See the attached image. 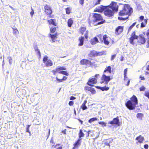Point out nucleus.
Here are the masks:
<instances>
[{
    "instance_id": "f257e3e1",
    "label": "nucleus",
    "mask_w": 149,
    "mask_h": 149,
    "mask_svg": "<svg viewBox=\"0 0 149 149\" xmlns=\"http://www.w3.org/2000/svg\"><path fill=\"white\" fill-rule=\"evenodd\" d=\"M127 14L130 15V7L128 5L126 4L124 6L123 9L120 12L119 15L120 16H123Z\"/></svg>"
},
{
    "instance_id": "f03ea898",
    "label": "nucleus",
    "mask_w": 149,
    "mask_h": 149,
    "mask_svg": "<svg viewBox=\"0 0 149 149\" xmlns=\"http://www.w3.org/2000/svg\"><path fill=\"white\" fill-rule=\"evenodd\" d=\"M137 104V98L135 96L133 95L131 97V110L134 109Z\"/></svg>"
},
{
    "instance_id": "7ed1b4c3",
    "label": "nucleus",
    "mask_w": 149,
    "mask_h": 149,
    "mask_svg": "<svg viewBox=\"0 0 149 149\" xmlns=\"http://www.w3.org/2000/svg\"><path fill=\"white\" fill-rule=\"evenodd\" d=\"M93 19L94 21H101L100 22H99L97 23L98 24H103L104 22V20H103L102 17H101L100 15L97 13H95L93 15Z\"/></svg>"
},
{
    "instance_id": "20e7f679",
    "label": "nucleus",
    "mask_w": 149,
    "mask_h": 149,
    "mask_svg": "<svg viewBox=\"0 0 149 149\" xmlns=\"http://www.w3.org/2000/svg\"><path fill=\"white\" fill-rule=\"evenodd\" d=\"M101 79L102 81L100 82L101 84L104 83L105 84H107L111 80V79L109 76L106 75L105 73H103L102 77H101Z\"/></svg>"
},
{
    "instance_id": "39448f33",
    "label": "nucleus",
    "mask_w": 149,
    "mask_h": 149,
    "mask_svg": "<svg viewBox=\"0 0 149 149\" xmlns=\"http://www.w3.org/2000/svg\"><path fill=\"white\" fill-rule=\"evenodd\" d=\"M107 6L115 13L118 11V6L117 3L115 2H112L109 5Z\"/></svg>"
},
{
    "instance_id": "423d86ee",
    "label": "nucleus",
    "mask_w": 149,
    "mask_h": 149,
    "mask_svg": "<svg viewBox=\"0 0 149 149\" xmlns=\"http://www.w3.org/2000/svg\"><path fill=\"white\" fill-rule=\"evenodd\" d=\"M115 13L107 6L104 12L105 15L109 17H111L113 16Z\"/></svg>"
},
{
    "instance_id": "0eeeda50",
    "label": "nucleus",
    "mask_w": 149,
    "mask_h": 149,
    "mask_svg": "<svg viewBox=\"0 0 149 149\" xmlns=\"http://www.w3.org/2000/svg\"><path fill=\"white\" fill-rule=\"evenodd\" d=\"M43 62L45 64L47 67L51 66L53 65L52 61L50 59H48V57L47 56L44 57Z\"/></svg>"
},
{
    "instance_id": "6e6552de",
    "label": "nucleus",
    "mask_w": 149,
    "mask_h": 149,
    "mask_svg": "<svg viewBox=\"0 0 149 149\" xmlns=\"http://www.w3.org/2000/svg\"><path fill=\"white\" fill-rule=\"evenodd\" d=\"M139 39L137 40L138 42L140 45L144 44L146 42V38L142 34L139 35Z\"/></svg>"
},
{
    "instance_id": "1a4fd4ad",
    "label": "nucleus",
    "mask_w": 149,
    "mask_h": 149,
    "mask_svg": "<svg viewBox=\"0 0 149 149\" xmlns=\"http://www.w3.org/2000/svg\"><path fill=\"white\" fill-rule=\"evenodd\" d=\"M139 37V36L136 35L135 31L133 32L131 35V43L132 44H134V40H138Z\"/></svg>"
},
{
    "instance_id": "9d476101",
    "label": "nucleus",
    "mask_w": 149,
    "mask_h": 149,
    "mask_svg": "<svg viewBox=\"0 0 149 149\" xmlns=\"http://www.w3.org/2000/svg\"><path fill=\"white\" fill-rule=\"evenodd\" d=\"M86 30V29L85 28L82 27L80 29V32L82 35H84L86 39H87L88 38V31Z\"/></svg>"
},
{
    "instance_id": "9b49d317",
    "label": "nucleus",
    "mask_w": 149,
    "mask_h": 149,
    "mask_svg": "<svg viewBox=\"0 0 149 149\" xmlns=\"http://www.w3.org/2000/svg\"><path fill=\"white\" fill-rule=\"evenodd\" d=\"M106 7L107 6H104L101 5L97 7L95 10V11L102 13L104 10V11L105 10Z\"/></svg>"
},
{
    "instance_id": "f8f14e48",
    "label": "nucleus",
    "mask_w": 149,
    "mask_h": 149,
    "mask_svg": "<svg viewBox=\"0 0 149 149\" xmlns=\"http://www.w3.org/2000/svg\"><path fill=\"white\" fill-rule=\"evenodd\" d=\"M97 82V81L96 79L95 78H93L89 79L87 84L90 86H94V85L91 84H96Z\"/></svg>"
},
{
    "instance_id": "ddd939ff",
    "label": "nucleus",
    "mask_w": 149,
    "mask_h": 149,
    "mask_svg": "<svg viewBox=\"0 0 149 149\" xmlns=\"http://www.w3.org/2000/svg\"><path fill=\"white\" fill-rule=\"evenodd\" d=\"M45 12L47 15L51 14L52 12V10L50 7L46 5L45 7Z\"/></svg>"
},
{
    "instance_id": "4468645a",
    "label": "nucleus",
    "mask_w": 149,
    "mask_h": 149,
    "mask_svg": "<svg viewBox=\"0 0 149 149\" xmlns=\"http://www.w3.org/2000/svg\"><path fill=\"white\" fill-rule=\"evenodd\" d=\"M119 123L118 117L117 116L116 118L113 119L112 121H110L108 123L111 125H118Z\"/></svg>"
},
{
    "instance_id": "2eb2a0df",
    "label": "nucleus",
    "mask_w": 149,
    "mask_h": 149,
    "mask_svg": "<svg viewBox=\"0 0 149 149\" xmlns=\"http://www.w3.org/2000/svg\"><path fill=\"white\" fill-rule=\"evenodd\" d=\"M80 63L82 65L85 64L87 65H91V62L88 60L83 59L80 61Z\"/></svg>"
},
{
    "instance_id": "dca6fc26",
    "label": "nucleus",
    "mask_w": 149,
    "mask_h": 149,
    "mask_svg": "<svg viewBox=\"0 0 149 149\" xmlns=\"http://www.w3.org/2000/svg\"><path fill=\"white\" fill-rule=\"evenodd\" d=\"M103 38L104 43L106 45H108V44L109 43V38L107 37L106 35H105L103 36Z\"/></svg>"
},
{
    "instance_id": "f3484780",
    "label": "nucleus",
    "mask_w": 149,
    "mask_h": 149,
    "mask_svg": "<svg viewBox=\"0 0 149 149\" xmlns=\"http://www.w3.org/2000/svg\"><path fill=\"white\" fill-rule=\"evenodd\" d=\"M136 140L138 141V143H142L144 140V138L143 136H141V135H140L136 137Z\"/></svg>"
},
{
    "instance_id": "a211bd4d",
    "label": "nucleus",
    "mask_w": 149,
    "mask_h": 149,
    "mask_svg": "<svg viewBox=\"0 0 149 149\" xmlns=\"http://www.w3.org/2000/svg\"><path fill=\"white\" fill-rule=\"evenodd\" d=\"M81 139H79L74 144V147L72 149H77L79 146L80 145V141Z\"/></svg>"
},
{
    "instance_id": "6ab92c4d",
    "label": "nucleus",
    "mask_w": 149,
    "mask_h": 149,
    "mask_svg": "<svg viewBox=\"0 0 149 149\" xmlns=\"http://www.w3.org/2000/svg\"><path fill=\"white\" fill-rule=\"evenodd\" d=\"M98 42L97 38L96 37H95L91 39V43L92 45H93L98 43Z\"/></svg>"
},
{
    "instance_id": "aec40b11",
    "label": "nucleus",
    "mask_w": 149,
    "mask_h": 149,
    "mask_svg": "<svg viewBox=\"0 0 149 149\" xmlns=\"http://www.w3.org/2000/svg\"><path fill=\"white\" fill-rule=\"evenodd\" d=\"M123 29L122 26H119L116 29V33H117L118 34H119L123 31Z\"/></svg>"
},
{
    "instance_id": "412c9836",
    "label": "nucleus",
    "mask_w": 149,
    "mask_h": 149,
    "mask_svg": "<svg viewBox=\"0 0 149 149\" xmlns=\"http://www.w3.org/2000/svg\"><path fill=\"white\" fill-rule=\"evenodd\" d=\"M84 39V36H81L79 38V43L78 44L79 46H81L83 45V42Z\"/></svg>"
},
{
    "instance_id": "4be33fe9",
    "label": "nucleus",
    "mask_w": 149,
    "mask_h": 149,
    "mask_svg": "<svg viewBox=\"0 0 149 149\" xmlns=\"http://www.w3.org/2000/svg\"><path fill=\"white\" fill-rule=\"evenodd\" d=\"M56 20L54 19H51L48 20V22L49 24H52L54 26H56L55 23Z\"/></svg>"
},
{
    "instance_id": "5701e85b",
    "label": "nucleus",
    "mask_w": 149,
    "mask_h": 149,
    "mask_svg": "<svg viewBox=\"0 0 149 149\" xmlns=\"http://www.w3.org/2000/svg\"><path fill=\"white\" fill-rule=\"evenodd\" d=\"M89 55L90 56H97V52L95 51H92L91 52V53Z\"/></svg>"
},
{
    "instance_id": "b1692460",
    "label": "nucleus",
    "mask_w": 149,
    "mask_h": 149,
    "mask_svg": "<svg viewBox=\"0 0 149 149\" xmlns=\"http://www.w3.org/2000/svg\"><path fill=\"white\" fill-rule=\"evenodd\" d=\"M73 23V20L71 18H70L68 21V26L69 27H71Z\"/></svg>"
},
{
    "instance_id": "393cba45",
    "label": "nucleus",
    "mask_w": 149,
    "mask_h": 149,
    "mask_svg": "<svg viewBox=\"0 0 149 149\" xmlns=\"http://www.w3.org/2000/svg\"><path fill=\"white\" fill-rule=\"evenodd\" d=\"M50 37L52 38V42H54V40L55 39L57 38V35L56 34L54 35H52L51 34H50Z\"/></svg>"
},
{
    "instance_id": "a878e982",
    "label": "nucleus",
    "mask_w": 149,
    "mask_h": 149,
    "mask_svg": "<svg viewBox=\"0 0 149 149\" xmlns=\"http://www.w3.org/2000/svg\"><path fill=\"white\" fill-rule=\"evenodd\" d=\"M143 114L142 113H138L136 116V117L141 120L142 119V118L143 117Z\"/></svg>"
},
{
    "instance_id": "bb28decb",
    "label": "nucleus",
    "mask_w": 149,
    "mask_h": 149,
    "mask_svg": "<svg viewBox=\"0 0 149 149\" xmlns=\"http://www.w3.org/2000/svg\"><path fill=\"white\" fill-rule=\"evenodd\" d=\"M111 68L110 66L107 67L104 70L103 73H105L107 71H108L109 73H111Z\"/></svg>"
},
{
    "instance_id": "cd10ccee",
    "label": "nucleus",
    "mask_w": 149,
    "mask_h": 149,
    "mask_svg": "<svg viewBox=\"0 0 149 149\" xmlns=\"http://www.w3.org/2000/svg\"><path fill=\"white\" fill-rule=\"evenodd\" d=\"M144 23H143V22H141V28H143L146 25L147 23V19H144Z\"/></svg>"
},
{
    "instance_id": "c85d7f7f",
    "label": "nucleus",
    "mask_w": 149,
    "mask_h": 149,
    "mask_svg": "<svg viewBox=\"0 0 149 149\" xmlns=\"http://www.w3.org/2000/svg\"><path fill=\"white\" fill-rule=\"evenodd\" d=\"M84 134L82 130H79V138L84 137Z\"/></svg>"
},
{
    "instance_id": "c756f323",
    "label": "nucleus",
    "mask_w": 149,
    "mask_h": 149,
    "mask_svg": "<svg viewBox=\"0 0 149 149\" xmlns=\"http://www.w3.org/2000/svg\"><path fill=\"white\" fill-rule=\"evenodd\" d=\"M97 56H101L103 54H106V51H102L100 52H97Z\"/></svg>"
},
{
    "instance_id": "7c9ffc66",
    "label": "nucleus",
    "mask_w": 149,
    "mask_h": 149,
    "mask_svg": "<svg viewBox=\"0 0 149 149\" xmlns=\"http://www.w3.org/2000/svg\"><path fill=\"white\" fill-rule=\"evenodd\" d=\"M99 88L102 91H107L109 89V88L107 86H104L103 87H100Z\"/></svg>"
},
{
    "instance_id": "2f4dec72",
    "label": "nucleus",
    "mask_w": 149,
    "mask_h": 149,
    "mask_svg": "<svg viewBox=\"0 0 149 149\" xmlns=\"http://www.w3.org/2000/svg\"><path fill=\"white\" fill-rule=\"evenodd\" d=\"M126 107L130 110V100H129L127 103H125Z\"/></svg>"
},
{
    "instance_id": "473e14b6",
    "label": "nucleus",
    "mask_w": 149,
    "mask_h": 149,
    "mask_svg": "<svg viewBox=\"0 0 149 149\" xmlns=\"http://www.w3.org/2000/svg\"><path fill=\"white\" fill-rule=\"evenodd\" d=\"M97 120V118H93L90 119L88 120V122L91 123L93 121Z\"/></svg>"
},
{
    "instance_id": "72a5a7b5",
    "label": "nucleus",
    "mask_w": 149,
    "mask_h": 149,
    "mask_svg": "<svg viewBox=\"0 0 149 149\" xmlns=\"http://www.w3.org/2000/svg\"><path fill=\"white\" fill-rule=\"evenodd\" d=\"M66 69L64 67H59L57 68L56 69V70L57 71V72H58L61 70H65Z\"/></svg>"
},
{
    "instance_id": "f704fd0d",
    "label": "nucleus",
    "mask_w": 149,
    "mask_h": 149,
    "mask_svg": "<svg viewBox=\"0 0 149 149\" xmlns=\"http://www.w3.org/2000/svg\"><path fill=\"white\" fill-rule=\"evenodd\" d=\"M58 72L59 73L64 74L67 76L68 75V73L66 72V71H61L59 72Z\"/></svg>"
},
{
    "instance_id": "c9c22d12",
    "label": "nucleus",
    "mask_w": 149,
    "mask_h": 149,
    "mask_svg": "<svg viewBox=\"0 0 149 149\" xmlns=\"http://www.w3.org/2000/svg\"><path fill=\"white\" fill-rule=\"evenodd\" d=\"M127 68H126L125 69L124 71V80H126V74L127 72Z\"/></svg>"
},
{
    "instance_id": "e433bc0d",
    "label": "nucleus",
    "mask_w": 149,
    "mask_h": 149,
    "mask_svg": "<svg viewBox=\"0 0 149 149\" xmlns=\"http://www.w3.org/2000/svg\"><path fill=\"white\" fill-rule=\"evenodd\" d=\"M83 110L86 109H87V107L84 104H83L81 106Z\"/></svg>"
},
{
    "instance_id": "4c0bfd02",
    "label": "nucleus",
    "mask_w": 149,
    "mask_h": 149,
    "mask_svg": "<svg viewBox=\"0 0 149 149\" xmlns=\"http://www.w3.org/2000/svg\"><path fill=\"white\" fill-rule=\"evenodd\" d=\"M31 126V125H26V132H28L30 133V131H29V127Z\"/></svg>"
},
{
    "instance_id": "58836bf2",
    "label": "nucleus",
    "mask_w": 149,
    "mask_h": 149,
    "mask_svg": "<svg viewBox=\"0 0 149 149\" xmlns=\"http://www.w3.org/2000/svg\"><path fill=\"white\" fill-rule=\"evenodd\" d=\"M90 91L91 92L92 94H94L96 93V91L94 89L92 88H91Z\"/></svg>"
},
{
    "instance_id": "ea45409f",
    "label": "nucleus",
    "mask_w": 149,
    "mask_h": 149,
    "mask_svg": "<svg viewBox=\"0 0 149 149\" xmlns=\"http://www.w3.org/2000/svg\"><path fill=\"white\" fill-rule=\"evenodd\" d=\"M50 31L52 33H54L56 30V28L55 27L54 28H50Z\"/></svg>"
},
{
    "instance_id": "a19ab883",
    "label": "nucleus",
    "mask_w": 149,
    "mask_h": 149,
    "mask_svg": "<svg viewBox=\"0 0 149 149\" xmlns=\"http://www.w3.org/2000/svg\"><path fill=\"white\" fill-rule=\"evenodd\" d=\"M99 124L100 125H103L104 126H106V123H105L104 122H99Z\"/></svg>"
},
{
    "instance_id": "79ce46f5",
    "label": "nucleus",
    "mask_w": 149,
    "mask_h": 149,
    "mask_svg": "<svg viewBox=\"0 0 149 149\" xmlns=\"http://www.w3.org/2000/svg\"><path fill=\"white\" fill-rule=\"evenodd\" d=\"M13 33L14 34H16L18 32V30L16 28L14 29L13 28Z\"/></svg>"
},
{
    "instance_id": "37998d69",
    "label": "nucleus",
    "mask_w": 149,
    "mask_h": 149,
    "mask_svg": "<svg viewBox=\"0 0 149 149\" xmlns=\"http://www.w3.org/2000/svg\"><path fill=\"white\" fill-rule=\"evenodd\" d=\"M66 13L67 14H69L70 12V10L69 8H67L65 9Z\"/></svg>"
},
{
    "instance_id": "c03bdc74",
    "label": "nucleus",
    "mask_w": 149,
    "mask_h": 149,
    "mask_svg": "<svg viewBox=\"0 0 149 149\" xmlns=\"http://www.w3.org/2000/svg\"><path fill=\"white\" fill-rule=\"evenodd\" d=\"M8 59L9 61V64L10 65L12 63V62L11 61L12 60L11 57L10 56H9L8 57Z\"/></svg>"
},
{
    "instance_id": "a18cd8bd",
    "label": "nucleus",
    "mask_w": 149,
    "mask_h": 149,
    "mask_svg": "<svg viewBox=\"0 0 149 149\" xmlns=\"http://www.w3.org/2000/svg\"><path fill=\"white\" fill-rule=\"evenodd\" d=\"M128 17H118V19L119 20H125V19H127V18Z\"/></svg>"
},
{
    "instance_id": "49530a36",
    "label": "nucleus",
    "mask_w": 149,
    "mask_h": 149,
    "mask_svg": "<svg viewBox=\"0 0 149 149\" xmlns=\"http://www.w3.org/2000/svg\"><path fill=\"white\" fill-rule=\"evenodd\" d=\"M146 36L147 39H149V29H148L146 33Z\"/></svg>"
},
{
    "instance_id": "de8ad7c7",
    "label": "nucleus",
    "mask_w": 149,
    "mask_h": 149,
    "mask_svg": "<svg viewBox=\"0 0 149 149\" xmlns=\"http://www.w3.org/2000/svg\"><path fill=\"white\" fill-rule=\"evenodd\" d=\"M91 88V87L88 86H86L84 88V89L85 90H87L90 91Z\"/></svg>"
},
{
    "instance_id": "09e8293b",
    "label": "nucleus",
    "mask_w": 149,
    "mask_h": 149,
    "mask_svg": "<svg viewBox=\"0 0 149 149\" xmlns=\"http://www.w3.org/2000/svg\"><path fill=\"white\" fill-rule=\"evenodd\" d=\"M145 87L143 86H141L139 88V90L141 91H143L145 90Z\"/></svg>"
},
{
    "instance_id": "8fccbe9b",
    "label": "nucleus",
    "mask_w": 149,
    "mask_h": 149,
    "mask_svg": "<svg viewBox=\"0 0 149 149\" xmlns=\"http://www.w3.org/2000/svg\"><path fill=\"white\" fill-rule=\"evenodd\" d=\"M144 95L148 98H149V93L148 92H146L144 94Z\"/></svg>"
},
{
    "instance_id": "3c124183",
    "label": "nucleus",
    "mask_w": 149,
    "mask_h": 149,
    "mask_svg": "<svg viewBox=\"0 0 149 149\" xmlns=\"http://www.w3.org/2000/svg\"><path fill=\"white\" fill-rule=\"evenodd\" d=\"M144 19V17L143 15H141L139 17V21L140 20V21H142Z\"/></svg>"
},
{
    "instance_id": "603ef678",
    "label": "nucleus",
    "mask_w": 149,
    "mask_h": 149,
    "mask_svg": "<svg viewBox=\"0 0 149 149\" xmlns=\"http://www.w3.org/2000/svg\"><path fill=\"white\" fill-rule=\"evenodd\" d=\"M116 56V54H114L113 55H112L111 56V60H113L115 58Z\"/></svg>"
},
{
    "instance_id": "864d4df0",
    "label": "nucleus",
    "mask_w": 149,
    "mask_h": 149,
    "mask_svg": "<svg viewBox=\"0 0 149 149\" xmlns=\"http://www.w3.org/2000/svg\"><path fill=\"white\" fill-rule=\"evenodd\" d=\"M84 1V0H79V3L82 6H83V5Z\"/></svg>"
},
{
    "instance_id": "5fc2aeb1",
    "label": "nucleus",
    "mask_w": 149,
    "mask_h": 149,
    "mask_svg": "<svg viewBox=\"0 0 149 149\" xmlns=\"http://www.w3.org/2000/svg\"><path fill=\"white\" fill-rule=\"evenodd\" d=\"M147 44L146 47L147 48H149V39H148L147 41Z\"/></svg>"
},
{
    "instance_id": "6e6d98bb",
    "label": "nucleus",
    "mask_w": 149,
    "mask_h": 149,
    "mask_svg": "<svg viewBox=\"0 0 149 149\" xmlns=\"http://www.w3.org/2000/svg\"><path fill=\"white\" fill-rule=\"evenodd\" d=\"M31 10H32V11L30 12V14L31 15V16H32L34 14V12L33 10L32 9V8H31Z\"/></svg>"
},
{
    "instance_id": "4d7b16f0",
    "label": "nucleus",
    "mask_w": 149,
    "mask_h": 149,
    "mask_svg": "<svg viewBox=\"0 0 149 149\" xmlns=\"http://www.w3.org/2000/svg\"><path fill=\"white\" fill-rule=\"evenodd\" d=\"M74 102L72 101H70L69 102V104L70 106H72L73 105Z\"/></svg>"
},
{
    "instance_id": "13d9d810",
    "label": "nucleus",
    "mask_w": 149,
    "mask_h": 149,
    "mask_svg": "<svg viewBox=\"0 0 149 149\" xmlns=\"http://www.w3.org/2000/svg\"><path fill=\"white\" fill-rule=\"evenodd\" d=\"M56 79L59 82H62L63 81V80L62 79H58L57 77H56Z\"/></svg>"
},
{
    "instance_id": "bf43d9fd",
    "label": "nucleus",
    "mask_w": 149,
    "mask_h": 149,
    "mask_svg": "<svg viewBox=\"0 0 149 149\" xmlns=\"http://www.w3.org/2000/svg\"><path fill=\"white\" fill-rule=\"evenodd\" d=\"M101 0H98L95 3V5H97L98 4H100Z\"/></svg>"
},
{
    "instance_id": "052dcab7",
    "label": "nucleus",
    "mask_w": 149,
    "mask_h": 149,
    "mask_svg": "<svg viewBox=\"0 0 149 149\" xmlns=\"http://www.w3.org/2000/svg\"><path fill=\"white\" fill-rule=\"evenodd\" d=\"M144 148L146 149H148V144H146L144 145Z\"/></svg>"
},
{
    "instance_id": "680f3d73",
    "label": "nucleus",
    "mask_w": 149,
    "mask_h": 149,
    "mask_svg": "<svg viewBox=\"0 0 149 149\" xmlns=\"http://www.w3.org/2000/svg\"><path fill=\"white\" fill-rule=\"evenodd\" d=\"M36 52L39 55H40V51L39 50V49H37V50L36 51Z\"/></svg>"
},
{
    "instance_id": "e2e57ef3",
    "label": "nucleus",
    "mask_w": 149,
    "mask_h": 149,
    "mask_svg": "<svg viewBox=\"0 0 149 149\" xmlns=\"http://www.w3.org/2000/svg\"><path fill=\"white\" fill-rule=\"evenodd\" d=\"M75 97H74L73 96H71L70 97V100H74L75 99Z\"/></svg>"
},
{
    "instance_id": "0e129e2a",
    "label": "nucleus",
    "mask_w": 149,
    "mask_h": 149,
    "mask_svg": "<svg viewBox=\"0 0 149 149\" xmlns=\"http://www.w3.org/2000/svg\"><path fill=\"white\" fill-rule=\"evenodd\" d=\"M52 72L53 73L54 75L55 74L56 72H57L56 70H53L52 71Z\"/></svg>"
},
{
    "instance_id": "69168bd1",
    "label": "nucleus",
    "mask_w": 149,
    "mask_h": 149,
    "mask_svg": "<svg viewBox=\"0 0 149 149\" xmlns=\"http://www.w3.org/2000/svg\"><path fill=\"white\" fill-rule=\"evenodd\" d=\"M140 78H141V80H143L145 79V78L143 77H142L141 76H140L139 77Z\"/></svg>"
},
{
    "instance_id": "338daca9",
    "label": "nucleus",
    "mask_w": 149,
    "mask_h": 149,
    "mask_svg": "<svg viewBox=\"0 0 149 149\" xmlns=\"http://www.w3.org/2000/svg\"><path fill=\"white\" fill-rule=\"evenodd\" d=\"M136 22H135L134 23L131 25V28L133 27L136 24Z\"/></svg>"
},
{
    "instance_id": "774afa93",
    "label": "nucleus",
    "mask_w": 149,
    "mask_h": 149,
    "mask_svg": "<svg viewBox=\"0 0 149 149\" xmlns=\"http://www.w3.org/2000/svg\"><path fill=\"white\" fill-rule=\"evenodd\" d=\"M105 145H107L108 146H110V145H109V143H108V142H106L105 143Z\"/></svg>"
}]
</instances>
